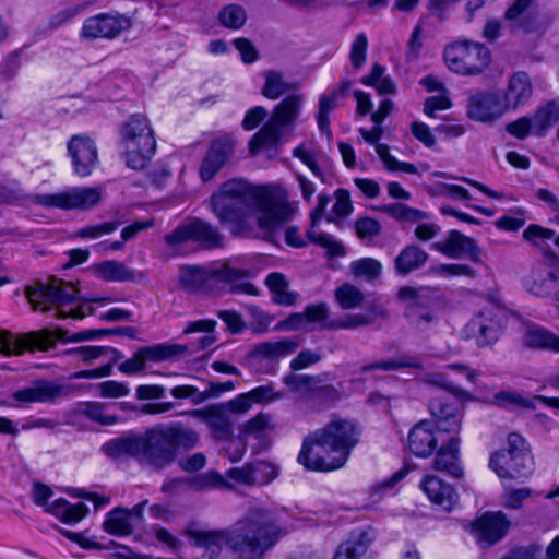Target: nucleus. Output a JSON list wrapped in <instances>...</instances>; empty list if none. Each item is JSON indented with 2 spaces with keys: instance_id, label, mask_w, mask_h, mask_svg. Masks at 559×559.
Wrapping results in <instances>:
<instances>
[{
  "instance_id": "obj_1",
  "label": "nucleus",
  "mask_w": 559,
  "mask_h": 559,
  "mask_svg": "<svg viewBox=\"0 0 559 559\" xmlns=\"http://www.w3.org/2000/svg\"><path fill=\"white\" fill-rule=\"evenodd\" d=\"M210 202L213 213L229 226L231 235L246 238L270 236L290 221L297 210L283 186L262 187L251 198L250 186L242 179L224 182Z\"/></svg>"
},
{
  "instance_id": "obj_2",
  "label": "nucleus",
  "mask_w": 559,
  "mask_h": 559,
  "mask_svg": "<svg viewBox=\"0 0 559 559\" xmlns=\"http://www.w3.org/2000/svg\"><path fill=\"white\" fill-rule=\"evenodd\" d=\"M277 516L266 509H250L234 525L218 531H190L195 546L204 548L207 559H216L223 544L237 559H263L285 535Z\"/></svg>"
},
{
  "instance_id": "obj_3",
  "label": "nucleus",
  "mask_w": 559,
  "mask_h": 559,
  "mask_svg": "<svg viewBox=\"0 0 559 559\" xmlns=\"http://www.w3.org/2000/svg\"><path fill=\"white\" fill-rule=\"evenodd\" d=\"M359 436L355 421L334 417L325 427L305 438L297 461L309 471L338 469L345 465Z\"/></svg>"
},
{
  "instance_id": "obj_4",
  "label": "nucleus",
  "mask_w": 559,
  "mask_h": 559,
  "mask_svg": "<svg viewBox=\"0 0 559 559\" xmlns=\"http://www.w3.org/2000/svg\"><path fill=\"white\" fill-rule=\"evenodd\" d=\"M103 194L102 187H73L58 193L29 194L23 200L46 209L88 211L100 203ZM20 200L17 191L0 186V204H16Z\"/></svg>"
},
{
  "instance_id": "obj_5",
  "label": "nucleus",
  "mask_w": 559,
  "mask_h": 559,
  "mask_svg": "<svg viewBox=\"0 0 559 559\" xmlns=\"http://www.w3.org/2000/svg\"><path fill=\"white\" fill-rule=\"evenodd\" d=\"M111 329L84 330L67 337V331L61 328L44 329L15 336L7 331H0V353L5 356L22 355L25 350H48L55 346L56 340L62 342H83L112 335Z\"/></svg>"
},
{
  "instance_id": "obj_6",
  "label": "nucleus",
  "mask_w": 559,
  "mask_h": 559,
  "mask_svg": "<svg viewBox=\"0 0 559 559\" xmlns=\"http://www.w3.org/2000/svg\"><path fill=\"white\" fill-rule=\"evenodd\" d=\"M25 294L35 310L47 311L51 307H56L55 317L58 319L69 317L83 319L85 317L82 307L63 309L64 306L72 305L78 299L79 292L72 283L53 277L48 284L26 287Z\"/></svg>"
},
{
  "instance_id": "obj_7",
  "label": "nucleus",
  "mask_w": 559,
  "mask_h": 559,
  "mask_svg": "<svg viewBox=\"0 0 559 559\" xmlns=\"http://www.w3.org/2000/svg\"><path fill=\"white\" fill-rule=\"evenodd\" d=\"M250 276L249 270L236 267L230 261H218L207 265H182L179 270L180 285L194 293H207L219 282L234 283Z\"/></svg>"
},
{
  "instance_id": "obj_8",
  "label": "nucleus",
  "mask_w": 559,
  "mask_h": 559,
  "mask_svg": "<svg viewBox=\"0 0 559 559\" xmlns=\"http://www.w3.org/2000/svg\"><path fill=\"white\" fill-rule=\"evenodd\" d=\"M304 104L302 95H288L278 103L262 129L257 132L251 142L250 151L255 154L261 147L273 146L280 142L297 120Z\"/></svg>"
},
{
  "instance_id": "obj_9",
  "label": "nucleus",
  "mask_w": 559,
  "mask_h": 559,
  "mask_svg": "<svg viewBox=\"0 0 559 559\" xmlns=\"http://www.w3.org/2000/svg\"><path fill=\"white\" fill-rule=\"evenodd\" d=\"M489 467L501 479L527 478L534 471V462L524 438L515 432L510 433L507 449L491 455Z\"/></svg>"
},
{
  "instance_id": "obj_10",
  "label": "nucleus",
  "mask_w": 559,
  "mask_h": 559,
  "mask_svg": "<svg viewBox=\"0 0 559 559\" xmlns=\"http://www.w3.org/2000/svg\"><path fill=\"white\" fill-rule=\"evenodd\" d=\"M507 323V313L498 305H490L478 311L464 326L465 340L473 341L477 347L492 346L501 336Z\"/></svg>"
},
{
  "instance_id": "obj_11",
  "label": "nucleus",
  "mask_w": 559,
  "mask_h": 559,
  "mask_svg": "<svg viewBox=\"0 0 559 559\" xmlns=\"http://www.w3.org/2000/svg\"><path fill=\"white\" fill-rule=\"evenodd\" d=\"M444 61L453 72L464 75H476L490 62L489 49L479 43L462 41L444 49Z\"/></svg>"
},
{
  "instance_id": "obj_12",
  "label": "nucleus",
  "mask_w": 559,
  "mask_h": 559,
  "mask_svg": "<svg viewBox=\"0 0 559 559\" xmlns=\"http://www.w3.org/2000/svg\"><path fill=\"white\" fill-rule=\"evenodd\" d=\"M167 245L175 249L189 241L198 243L203 249L219 248L223 245V236L218 229L199 218L178 225L171 233L165 236Z\"/></svg>"
},
{
  "instance_id": "obj_13",
  "label": "nucleus",
  "mask_w": 559,
  "mask_h": 559,
  "mask_svg": "<svg viewBox=\"0 0 559 559\" xmlns=\"http://www.w3.org/2000/svg\"><path fill=\"white\" fill-rule=\"evenodd\" d=\"M397 296L405 304V317L414 329L424 332L438 323V317L432 309L433 301L427 289L402 287Z\"/></svg>"
},
{
  "instance_id": "obj_14",
  "label": "nucleus",
  "mask_w": 559,
  "mask_h": 559,
  "mask_svg": "<svg viewBox=\"0 0 559 559\" xmlns=\"http://www.w3.org/2000/svg\"><path fill=\"white\" fill-rule=\"evenodd\" d=\"M506 112V104L499 91H477L467 99L466 116L473 121L492 123Z\"/></svg>"
},
{
  "instance_id": "obj_15",
  "label": "nucleus",
  "mask_w": 559,
  "mask_h": 559,
  "mask_svg": "<svg viewBox=\"0 0 559 559\" xmlns=\"http://www.w3.org/2000/svg\"><path fill=\"white\" fill-rule=\"evenodd\" d=\"M71 393L68 385L53 381L37 380L29 386L14 391L11 399L14 401L11 406L23 407L32 403L53 404L60 397H67Z\"/></svg>"
},
{
  "instance_id": "obj_16",
  "label": "nucleus",
  "mask_w": 559,
  "mask_h": 559,
  "mask_svg": "<svg viewBox=\"0 0 559 559\" xmlns=\"http://www.w3.org/2000/svg\"><path fill=\"white\" fill-rule=\"evenodd\" d=\"M510 521L503 512H485L471 522V534L476 543L483 547H491L501 540L508 533Z\"/></svg>"
},
{
  "instance_id": "obj_17",
  "label": "nucleus",
  "mask_w": 559,
  "mask_h": 559,
  "mask_svg": "<svg viewBox=\"0 0 559 559\" xmlns=\"http://www.w3.org/2000/svg\"><path fill=\"white\" fill-rule=\"evenodd\" d=\"M73 173L79 177L90 176L98 166V151L95 141L87 134L72 135L67 144Z\"/></svg>"
},
{
  "instance_id": "obj_18",
  "label": "nucleus",
  "mask_w": 559,
  "mask_h": 559,
  "mask_svg": "<svg viewBox=\"0 0 559 559\" xmlns=\"http://www.w3.org/2000/svg\"><path fill=\"white\" fill-rule=\"evenodd\" d=\"M167 427H156L147 430L142 445H145L144 454L148 464L155 468H163L175 460V449Z\"/></svg>"
},
{
  "instance_id": "obj_19",
  "label": "nucleus",
  "mask_w": 559,
  "mask_h": 559,
  "mask_svg": "<svg viewBox=\"0 0 559 559\" xmlns=\"http://www.w3.org/2000/svg\"><path fill=\"white\" fill-rule=\"evenodd\" d=\"M235 153V141L230 135L215 139L204 155L199 176L203 182L211 181Z\"/></svg>"
},
{
  "instance_id": "obj_20",
  "label": "nucleus",
  "mask_w": 559,
  "mask_h": 559,
  "mask_svg": "<svg viewBox=\"0 0 559 559\" xmlns=\"http://www.w3.org/2000/svg\"><path fill=\"white\" fill-rule=\"evenodd\" d=\"M130 27V21L118 13H100L85 20L81 35L86 39L115 38Z\"/></svg>"
},
{
  "instance_id": "obj_21",
  "label": "nucleus",
  "mask_w": 559,
  "mask_h": 559,
  "mask_svg": "<svg viewBox=\"0 0 559 559\" xmlns=\"http://www.w3.org/2000/svg\"><path fill=\"white\" fill-rule=\"evenodd\" d=\"M118 151L131 169L140 168V117L131 115L119 128Z\"/></svg>"
},
{
  "instance_id": "obj_22",
  "label": "nucleus",
  "mask_w": 559,
  "mask_h": 559,
  "mask_svg": "<svg viewBox=\"0 0 559 559\" xmlns=\"http://www.w3.org/2000/svg\"><path fill=\"white\" fill-rule=\"evenodd\" d=\"M189 414L201 418L217 441H227L234 435L230 416L221 404L210 405L203 409H193Z\"/></svg>"
},
{
  "instance_id": "obj_23",
  "label": "nucleus",
  "mask_w": 559,
  "mask_h": 559,
  "mask_svg": "<svg viewBox=\"0 0 559 559\" xmlns=\"http://www.w3.org/2000/svg\"><path fill=\"white\" fill-rule=\"evenodd\" d=\"M331 198L326 194H319L318 204L310 213L311 228L307 231L308 239L326 249L330 258L343 257L345 254L344 246L336 241L331 235L324 233H316L314 227L322 218Z\"/></svg>"
},
{
  "instance_id": "obj_24",
  "label": "nucleus",
  "mask_w": 559,
  "mask_h": 559,
  "mask_svg": "<svg viewBox=\"0 0 559 559\" xmlns=\"http://www.w3.org/2000/svg\"><path fill=\"white\" fill-rule=\"evenodd\" d=\"M429 409L440 431L459 433L462 421L460 403L436 396L430 401Z\"/></svg>"
},
{
  "instance_id": "obj_25",
  "label": "nucleus",
  "mask_w": 559,
  "mask_h": 559,
  "mask_svg": "<svg viewBox=\"0 0 559 559\" xmlns=\"http://www.w3.org/2000/svg\"><path fill=\"white\" fill-rule=\"evenodd\" d=\"M214 338L211 335H203L198 340V346H189L181 344H156L153 346L142 347V362L144 360L160 361L170 358L192 354L199 349H204L213 343Z\"/></svg>"
},
{
  "instance_id": "obj_26",
  "label": "nucleus",
  "mask_w": 559,
  "mask_h": 559,
  "mask_svg": "<svg viewBox=\"0 0 559 559\" xmlns=\"http://www.w3.org/2000/svg\"><path fill=\"white\" fill-rule=\"evenodd\" d=\"M226 475L236 483L245 485L267 484L277 477L278 469L271 463L259 461L245 464L241 468H230Z\"/></svg>"
},
{
  "instance_id": "obj_27",
  "label": "nucleus",
  "mask_w": 559,
  "mask_h": 559,
  "mask_svg": "<svg viewBox=\"0 0 559 559\" xmlns=\"http://www.w3.org/2000/svg\"><path fill=\"white\" fill-rule=\"evenodd\" d=\"M432 248L450 259H460L466 255L476 260L479 252L475 241L457 230L449 231L447 237L435 242Z\"/></svg>"
},
{
  "instance_id": "obj_28",
  "label": "nucleus",
  "mask_w": 559,
  "mask_h": 559,
  "mask_svg": "<svg viewBox=\"0 0 559 559\" xmlns=\"http://www.w3.org/2000/svg\"><path fill=\"white\" fill-rule=\"evenodd\" d=\"M420 488L428 499L443 511H451L457 503L459 496L454 488L437 476H425L420 483Z\"/></svg>"
},
{
  "instance_id": "obj_29",
  "label": "nucleus",
  "mask_w": 559,
  "mask_h": 559,
  "mask_svg": "<svg viewBox=\"0 0 559 559\" xmlns=\"http://www.w3.org/2000/svg\"><path fill=\"white\" fill-rule=\"evenodd\" d=\"M437 443L438 440L432 424L428 420L419 421L408 433V449L416 456L427 457L431 455Z\"/></svg>"
},
{
  "instance_id": "obj_30",
  "label": "nucleus",
  "mask_w": 559,
  "mask_h": 559,
  "mask_svg": "<svg viewBox=\"0 0 559 559\" xmlns=\"http://www.w3.org/2000/svg\"><path fill=\"white\" fill-rule=\"evenodd\" d=\"M140 518V504L132 509L115 508L107 513L103 528L110 535L124 536L132 533L135 520Z\"/></svg>"
},
{
  "instance_id": "obj_31",
  "label": "nucleus",
  "mask_w": 559,
  "mask_h": 559,
  "mask_svg": "<svg viewBox=\"0 0 559 559\" xmlns=\"http://www.w3.org/2000/svg\"><path fill=\"white\" fill-rule=\"evenodd\" d=\"M522 343L530 349L559 353V336L535 323L524 325Z\"/></svg>"
},
{
  "instance_id": "obj_32",
  "label": "nucleus",
  "mask_w": 559,
  "mask_h": 559,
  "mask_svg": "<svg viewBox=\"0 0 559 559\" xmlns=\"http://www.w3.org/2000/svg\"><path fill=\"white\" fill-rule=\"evenodd\" d=\"M532 96V84L525 72L514 73L508 83L507 90L502 96L506 104V110L516 109L528 102Z\"/></svg>"
},
{
  "instance_id": "obj_33",
  "label": "nucleus",
  "mask_w": 559,
  "mask_h": 559,
  "mask_svg": "<svg viewBox=\"0 0 559 559\" xmlns=\"http://www.w3.org/2000/svg\"><path fill=\"white\" fill-rule=\"evenodd\" d=\"M460 438L452 437L447 444L441 445L433 460V468L460 478L463 476V468L460 465Z\"/></svg>"
},
{
  "instance_id": "obj_34",
  "label": "nucleus",
  "mask_w": 559,
  "mask_h": 559,
  "mask_svg": "<svg viewBox=\"0 0 559 559\" xmlns=\"http://www.w3.org/2000/svg\"><path fill=\"white\" fill-rule=\"evenodd\" d=\"M102 452L110 459H131L140 454V435L129 432L105 442Z\"/></svg>"
},
{
  "instance_id": "obj_35",
  "label": "nucleus",
  "mask_w": 559,
  "mask_h": 559,
  "mask_svg": "<svg viewBox=\"0 0 559 559\" xmlns=\"http://www.w3.org/2000/svg\"><path fill=\"white\" fill-rule=\"evenodd\" d=\"M558 273L554 270L538 269L524 278V287L538 297H547L557 289Z\"/></svg>"
},
{
  "instance_id": "obj_36",
  "label": "nucleus",
  "mask_w": 559,
  "mask_h": 559,
  "mask_svg": "<svg viewBox=\"0 0 559 559\" xmlns=\"http://www.w3.org/2000/svg\"><path fill=\"white\" fill-rule=\"evenodd\" d=\"M300 342L297 337H286L277 342H262L254 346L252 355L270 360H278L294 354Z\"/></svg>"
},
{
  "instance_id": "obj_37",
  "label": "nucleus",
  "mask_w": 559,
  "mask_h": 559,
  "mask_svg": "<svg viewBox=\"0 0 559 559\" xmlns=\"http://www.w3.org/2000/svg\"><path fill=\"white\" fill-rule=\"evenodd\" d=\"M373 537L368 531L353 532L349 537L340 545L334 559H361L371 545Z\"/></svg>"
},
{
  "instance_id": "obj_38",
  "label": "nucleus",
  "mask_w": 559,
  "mask_h": 559,
  "mask_svg": "<svg viewBox=\"0 0 559 559\" xmlns=\"http://www.w3.org/2000/svg\"><path fill=\"white\" fill-rule=\"evenodd\" d=\"M428 261V253L418 246H406L394 259V270L400 276H406L421 269Z\"/></svg>"
},
{
  "instance_id": "obj_39",
  "label": "nucleus",
  "mask_w": 559,
  "mask_h": 559,
  "mask_svg": "<svg viewBox=\"0 0 559 559\" xmlns=\"http://www.w3.org/2000/svg\"><path fill=\"white\" fill-rule=\"evenodd\" d=\"M533 120V135L545 136L548 131L559 121V99H554L538 107Z\"/></svg>"
},
{
  "instance_id": "obj_40",
  "label": "nucleus",
  "mask_w": 559,
  "mask_h": 559,
  "mask_svg": "<svg viewBox=\"0 0 559 559\" xmlns=\"http://www.w3.org/2000/svg\"><path fill=\"white\" fill-rule=\"evenodd\" d=\"M388 311L380 305H372L368 313L348 314L344 319L326 324L329 329H356L372 324L377 319H386Z\"/></svg>"
},
{
  "instance_id": "obj_41",
  "label": "nucleus",
  "mask_w": 559,
  "mask_h": 559,
  "mask_svg": "<svg viewBox=\"0 0 559 559\" xmlns=\"http://www.w3.org/2000/svg\"><path fill=\"white\" fill-rule=\"evenodd\" d=\"M46 511L59 518L63 523L74 524L86 516L88 507L83 502L72 504L68 500L59 498L47 506Z\"/></svg>"
},
{
  "instance_id": "obj_42",
  "label": "nucleus",
  "mask_w": 559,
  "mask_h": 559,
  "mask_svg": "<svg viewBox=\"0 0 559 559\" xmlns=\"http://www.w3.org/2000/svg\"><path fill=\"white\" fill-rule=\"evenodd\" d=\"M265 285L273 294L275 304L283 306L295 305L298 294L288 289L289 284L284 274L278 272L270 273L265 278Z\"/></svg>"
},
{
  "instance_id": "obj_43",
  "label": "nucleus",
  "mask_w": 559,
  "mask_h": 559,
  "mask_svg": "<svg viewBox=\"0 0 559 559\" xmlns=\"http://www.w3.org/2000/svg\"><path fill=\"white\" fill-rule=\"evenodd\" d=\"M114 406L100 402H83L79 406V412L100 426H111L118 421V417L110 412Z\"/></svg>"
},
{
  "instance_id": "obj_44",
  "label": "nucleus",
  "mask_w": 559,
  "mask_h": 559,
  "mask_svg": "<svg viewBox=\"0 0 559 559\" xmlns=\"http://www.w3.org/2000/svg\"><path fill=\"white\" fill-rule=\"evenodd\" d=\"M64 354L85 364H91L102 357H108L110 359H120L123 357L119 350L109 346H80L67 349Z\"/></svg>"
},
{
  "instance_id": "obj_45",
  "label": "nucleus",
  "mask_w": 559,
  "mask_h": 559,
  "mask_svg": "<svg viewBox=\"0 0 559 559\" xmlns=\"http://www.w3.org/2000/svg\"><path fill=\"white\" fill-rule=\"evenodd\" d=\"M167 428L174 443L175 456L178 451L192 450L200 441V437L197 431L180 423L167 426Z\"/></svg>"
},
{
  "instance_id": "obj_46",
  "label": "nucleus",
  "mask_w": 559,
  "mask_h": 559,
  "mask_svg": "<svg viewBox=\"0 0 559 559\" xmlns=\"http://www.w3.org/2000/svg\"><path fill=\"white\" fill-rule=\"evenodd\" d=\"M95 274L108 282H124L133 278V272L123 263L110 260L93 266Z\"/></svg>"
},
{
  "instance_id": "obj_47",
  "label": "nucleus",
  "mask_w": 559,
  "mask_h": 559,
  "mask_svg": "<svg viewBox=\"0 0 559 559\" xmlns=\"http://www.w3.org/2000/svg\"><path fill=\"white\" fill-rule=\"evenodd\" d=\"M350 273L366 282H372L380 277L382 273V264L373 258H361L349 264Z\"/></svg>"
},
{
  "instance_id": "obj_48",
  "label": "nucleus",
  "mask_w": 559,
  "mask_h": 559,
  "mask_svg": "<svg viewBox=\"0 0 559 559\" xmlns=\"http://www.w3.org/2000/svg\"><path fill=\"white\" fill-rule=\"evenodd\" d=\"M401 368L420 369L421 361L417 357L409 356V355H402L396 359H390V360H385V361H381V362L365 365L361 367V372H367V371H371V370L390 371V370H397Z\"/></svg>"
},
{
  "instance_id": "obj_49",
  "label": "nucleus",
  "mask_w": 559,
  "mask_h": 559,
  "mask_svg": "<svg viewBox=\"0 0 559 559\" xmlns=\"http://www.w3.org/2000/svg\"><path fill=\"white\" fill-rule=\"evenodd\" d=\"M264 76L265 84L262 94L269 99H277L293 88V85L284 80L282 72L269 71Z\"/></svg>"
},
{
  "instance_id": "obj_50",
  "label": "nucleus",
  "mask_w": 559,
  "mask_h": 559,
  "mask_svg": "<svg viewBox=\"0 0 559 559\" xmlns=\"http://www.w3.org/2000/svg\"><path fill=\"white\" fill-rule=\"evenodd\" d=\"M219 23L229 29L241 28L247 21V12L239 4L225 5L218 13Z\"/></svg>"
},
{
  "instance_id": "obj_51",
  "label": "nucleus",
  "mask_w": 559,
  "mask_h": 559,
  "mask_svg": "<svg viewBox=\"0 0 559 559\" xmlns=\"http://www.w3.org/2000/svg\"><path fill=\"white\" fill-rule=\"evenodd\" d=\"M338 97L332 91L329 94H324L319 100V110L317 114V123L322 133L328 136L331 135L330 129V112L336 107Z\"/></svg>"
},
{
  "instance_id": "obj_52",
  "label": "nucleus",
  "mask_w": 559,
  "mask_h": 559,
  "mask_svg": "<svg viewBox=\"0 0 559 559\" xmlns=\"http://www.w3.org/2000/svg\"><path fill=\"white\" fill-rule=\"evenodd\" d=\"M189 485L192 489L197 491L228 486L227 481L223 478V476L215 471H209L206 473L192 477L191 479H189Z\"/></svg>"
},
{
  "instance_id": "obj_53",
  "label": "nucleus",
  "mask_w": 559,
  "mask_h": 559,
  "mask_svg": "<svg viewBox=\"0 0 559 559\" xmlns=\"http://www.w3.org/2000/svg\"><path fill=\"white\" fill-rule=\"evenodd\" d=\"M335 298L344 309H353L361 305L362 293L352 284H343L335 290Z\"/></svg>"
},
{
  "instance_id": "obj_54",
  "label": "nucleus",
  "mask_w": 559,
  "mask_h": 559,
  "mask_svg": "<svg viewBox=\"0 0 559 559\" xmlns=\"http://www.w3.org/2000/svg\"><path fill=\"white\" fill-rule=\"evenodd\" d=\"M381 210L389 214L391 217L399 221L416 222L426 218V214L419 210L412 209L402 203L386 204Z\"/></svg>"
},
{
  "instance_id": "obj_55",
  "label": "nucleus",
  "mask_w": 559,
  "mask_h": 559,
  "mask_svg": "<svg viewBox=\"0 0 559 559\" xmlns=\"http://www.w3.org/2000/svg\"><path fill=\"white\" fill-rule=\"evenodd\" d=\"M247 393L251 400L252 405L254 403L269 404L284 397V393L275 391L273 384L260 385Z\"/></svg>"
},
{
  "instance_id": "obj_56",
  "label": "nucleus",
  "mask_w": 559,
  "mask_h": 559,
  "mask_svg": "<svg viewBox=\"0 0 559 559\" xmlns=\"http://www.w3.org/2000/svg\"><path fill=\"white\" fill-rule=\"evenodd\" d=\"M523 238L533 246L542 247L546 240L555 238V231L537 224H531L523 231Z\"/></svg>"
},
{
  "instance_id": "obj_57",
  "label": "nucleus",
  "mask_w": 559,
  "mask_h": 559,
  "mask_svg": "<svg viewBox=\"0 0 559 559\" xmlns=\"http://www.w3.org/2000/svg\"><path fill=\"white\" fill-rule=\"evenodd\" d=\"M272 428V416L265 413H259L249 419L241 428L243 435H261Z\"/></svg>"
},
{
  "instance_id": "obj_58",
  "label": "nucleus",
  "mask_w": 559,
  "mask_h": 559,
  "mask_svg": "<svg viewBox=\"0 0 559 559\" xmlns=\"http://www.w3.org/2000/svg\"><path fill=\"white\" fill-rule=\"evenodd\" d=\"M341 397L340 391L333 385H322L312 389L311 399L320 406L329 407L337 402Z\"/></svg>"
},
{
  "instance_id": "obj_59",
  "label": "nucleus",
  "mask_w": 559,
  "mask_h": 559,
  "mask_svg": "<svg viewBox=\"0 0 559 559\" xmlns=\"http://www.w3.org/2000/svg\"><path fill=\"white\" fill-rule=\"evenodd\" d=\"M368 39L366 34L359 33L350 47V62L354 68L359 69L366 61Z\"/></svg>"
},
{
  "instance_id": "obj_60",
  "label": "nucleus",
  "mask_w": 559,
  "mask_h": 559,
  "mask_svg": "<svg viewBox=\"0 0 559 559\" xmlns=\"http://www.w3.org/2000/svg\"><path fill=\"white\" fill-rule=\"evenodd\" d=\"M120 222H105L98 225L85 226L76 231V237L96 239L118 229Z\"/></svg>"
},
{
  "instance_id": "obj_61",
  "label": "nucleus",
  "mask_w": 559,
  "mask_h": 559,
  "mask_svg": "<svg viewBox=\"0 0 559 559\" xmlns=\"http://www.w3.org/2000/svg\"><path fill=\"white\" fill-rule=\"evenodd\" d=\"M171 173L163 165L157 166L146 174L145 190H160L166 187L169 181Z\"/></svg>"
},
{
  "instance_id": "obj_62",
  "label": "nucleus",
  "mask_w": 559,
  "mask_h": 559,
  "mask_svg": "<svg viewBox=\"0 0 559 559\" xmlns=\"http://www.w3.org/2000/svg\"><path fill=\"white\" fill-rule=\"evenodd\" d=\"M533 120L532 117L524 116L506 126V131L512 136L523 140L530 134L533 135Z\"/></svg>"
},
{
  "instance_id": "obj_63",
  "label": "nucleus",
  "mask_w": 559,
  "mask_h": 559,
  "mask_svg": "<svg viewBox=\"0 0 559 559\" xmlns=\"http://www.w3.org/2000/svg\"><path fill=\"white\" fill-rule=\"evenodd\" d=\"M493 404L498 407L510 408L512 406L531 407V403L520 394L510 391H501L493 396Z\"/></svg>"
},
{
  "instance_id": "obj_64",
  "label": "nucleus",
  "mask_w": 559,
  "mask_h": 559,
  "mask_svg": "<svg viewBox=\"0 0 559 559\" xmlns=\"http://www.w3.org/2000/svg\"><path fill=\"white\" fill-rule=\"evenodd\" d=\"M355 229L359 238L371 239L380 234L381 225L371 217H364L356 221Z\"/></svg>"
}]
</instances>
